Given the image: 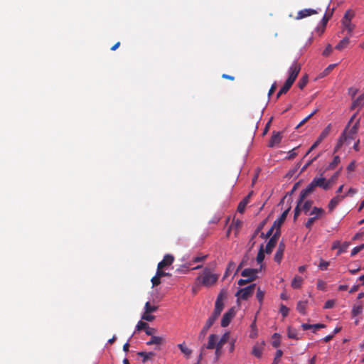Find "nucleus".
Segmentation results:
<instances>
[{"instance_id": "1", "label": "nucleus", "mask_w": 364, "mask_h": 364, "mask_svg": "<svg viewBox=\"0 0 364 364\" xmlns=\"http://www.w3.org/2000/svg\"><path fill=\"white\" fill-rule=\"evenodd\" d=\"M223 307L224 304L221 299V295L220 294L215 301L214 311L212 315L207 320L202 330L200 331L198 335V339L203 340L205 338L208 329L213 326L214 322L218 319V318L220 315L223 309Z\"/></svg>"}, {"instance_id": "2", "label": "nucleus", "mask_w": 364, "mask_h": 364, "mask_svg": "<svg viewBox=\"0 0 364 364\" xmlns=\"http://www.w3.org/2000/svg\"><path fill=\"white\" fill-rule=\"evenodd\" d=\"M300 70V64L298 62L294 61L289 69L288 78L286 80L284 85L281 87L277 94V99H278L282 95L286 94L289 90L295 80L296 79Z\"/></svg>"}, {"instance_id": "3", "label": "nucleus", "mask_w": 364, "mask_h": 364, "mask_svg": "<svg viewBox=\"0 0 364 364\" xmlns=\"http://www.w3.org/2000/svg\"><path fill=\"white\" fill-rule=\"evenodd\" d=\"M218 279V275L211 272L209 268L205 267L196 279V284L198 283L205 287L214 285Z\"/></svg>"}, {"instance_id": "4", "label": "nucleus", "mask_w": 364, "mask_h": 364, "mask_svg": "<svg viewBox=\"0 0 364 364\" xmlns=\"http://www.w3.org/2000/svg\"><path fill=\"white\" fill-rule=\"evenodd\" d=\"M217 340L218 336L216 334H210L209 336L208 343L202 346L200 348L199 359L202 358L205 349L212 350L215 349L217 347Z\"/></svg>"}, {"instance_id": "5", "label": "nucleus", "mask_w": 364, "mask_h": 364, "mask_svg": "<svg viewBox=\"0 0 364 364\" xmlns=\"http://www.w3.org/2000/svg\"><path fill=\"white\" fill-rule=\"evenodd\" d=\"M255 286L256 285L253 284L247 287L239 289L236 296L242 300H247L253 294Z\"/></svg>"}, {"instance_id": "6", "label": "nucleus", "mask_w": 364, "mask_h": 364, "mask_svg": "<svg viewBox=\"0 0 364 364\" xmlns=\"http://www.w3.org/2000/svg\"><path fill=\"white\" fill-rule=\"evenodd\" d=\"M280 236V230L275 231L273 235L270 237L265 247V253L270 254L273 248L275 247L277 240Z\"/></svg>"}, {"instance_id": "7", "label": "nucleus", "mask_w": 364, "mask_h": 364, "mask_svg": "<svg viewBox=\"0 0 364 364\" xmlns=\"http://www.w3.org/2000/svg\"><path fill=\"white\" fill-rule=\"evenodd\" d=\"M235 311L234 308L230 309L223 316V318H222V320H221V326L223 327L228 326L230 324V323L231 320L232 319V318L235 316Z\"/></svg>"}, {"instance_id": "8", "label": "nucleus", "mask_w": 364, "mask_h": 364, "mask_svg": "<svg viewBox=\"0 0 364 364\" xmlns=\"http://www.w3.org/2000/svg\"><path fill=\"white\" fill-rule=\"evenodd\" d=\"M264 346H265L264 341L256 342L255 344L252 347V354L255 357H256L257 358H260L262 357Z\"/></svg>"}, {"instance_id": "9", "label": "nucleus", "mask_w": 364, "mask_h": 364, "mask_svg": "<svg viewBox=\"0 0 364 364\" xmlns=\"http://www.w3.org/2000/svg\"><path fill=\"white\" fill-rule=\"evenodd\" d=\"M312 181L314 183L316 188L319 187L325 191L329 190L331 188L329 183H328L327 180L324 177H316L312 180Z\"/></svg>"}, {"instance_id": "10", "label": "nucleus", "mask_w": 364, "mask_h": 364, "mask_svg": "<svg viewBox=\"0 0 364 364\" xmlns=\"http://www.w3.org/2000/svg\"><path fill=\"white\" fill-rule=\"evenodd\" d=\"M258 272L259 269H257L247 268L242 271L241 275L252 282L257 279Z\"/></svg>"}, {"instance_id": "11", "label": "nucleus", "mask_w": 364, "mask_h": 364, "mask_svg": "<svg viewBox=\"0 0 364 364\" xmlns=\"http://www.w3.org/2000/svg\"><path fill=\"white\" fill-rule=\"evenodd\" d=\"M346 196L337 195L333 197L328 205V210L330 213L333 212L336 206L344 200Z\"/></svg>"}, {"instance_id": "12", "label": "nucleus", "mask_w": 364, "mask_h": 364, "mask_svg": "<svg viewBox=\"0 0 364 364\" xmlns=\"http://www.w3.org/2000/svg\"><path fill=\"white\" fill-rule=\"evenodd\" d=\"M290 210V207L288 208L286 210H284L282 214L280 215L279 218L276 220L273 223V228L276 229V231L280 230V227L282 225V223L285 221L287 216Z\"/></svg>"}, {"instance_id": "13", "label": "nucleus", "mask_w": 364, "mask_h": 364, "mask_svg": "<svg viewBox=\"0 0 364 364\" xmlns=\"http://www.w3.org/2000/svg\"><path fill=\"white\" fill-rule=\"evenodd\" d=\"M316 190V186L313 181H311L308 186L303 189L300 193V200H304V199L311 193H314Z\"/></svg>"}, {"instance_id": "14", "label": "nucleus", "mask_w": 364, "mask_h": 364, "mask_svg": "<svg viewBox=\"0 0 364 364\" xmlns=\"http://www.w3.org/2000/svg\"><path fill=\"white\" fill-rule=\"evenodd\" d=\"M174 261V257L173 255H169V254H167L164 257V259H162V261H161L160 262H159L158 265H157V267L159 269H164L167 266H169L171 264H172V263Z\"/></svg>"}, {"instance_id": "15", "label": "nucleus", "mask_w": 364, "mask_h": 364, "mask_svg": "<svg viewBox=\"0 0 364 364\" xmlns=\"http://www.w3.org/2000/svg\"><path fill=\"white\" fill-rule=\"evenodd\" d=\"M318 14V11L316 10L312 9H305L303 10H301L298 12L297 16L296 17V19L299 20L302 19L304 18H306L307 16L316 14Z\"/></svg>"}, {"instance_id": "16", "label": "nucleus", "mask_w": 364, "mask_h": 364, "mask_svg": "<svg viewBox=\"0 0 364 364\" xmlns=\"http://www.w3.org/2000/svg\"><path fill=\"white\" fill-rule=\"evenodd\" d=\"M252 194H253V191L250 192L249 194L247 196H245L240 202V203L238 204V206H237V211L239 213H244L245 208H246L247 205L249 203L250 199L251 196H252Z\"/></svg>"}, {"instance_id": "17", "label": "nucleus", "mask_w": 364, "mask_h": 364, "mask_svg": "<svg viewBox=\"0 0 364 364\" xmlns=\"http://www.w3.org/2000/svg\"><path fill=\"white\" fill-rule=\"evenodd\" d=\"M284 250H285L284 243L283 242H280L279 244L277 250L275 253L274 258V261L277 262V263L281 262L282 257H283Z\"/></svg>"}, {"instance_id": "18", "label": "nucleus", "mask_w": 364, "mask_h": 364, "mask_svg": "<svg viewBox=\"0 0 364 364\" xmlns=\"http://www.w3.org/2000/svg\"><path fill=\"white\" fill-rule=\"evenodd\" d=\"M166 342V339L164 337L161 336H151V339L146 342V345L151 346V345H157L161 346L164 344Z\"/></svg>"}, {"instance_id": "19", "label": "nucleus", "mask_w": 364, "mask_h": 364, "mask_svg": "<svg viewBox=\"0 0 364 364\" xmlns=\"http://www.w3.org/2000/svg\"><path fill=\"white\" fill-rule=\"evenodd\" d=\"M282 140V135L280 132L274 133L270 139L269 146L274 147L275 145L280 143Z\"/></svg>"}, {"instance_id": "20", "label": "nucleus", "mask_w": 364, "mask_h": 364, "mask_svg": "<svg viewBox=\"0 0 364 364\" xmlns=\"http://www.w3.org/2000/svg\"><path fill=\"white\" fill-rule=\"evenodd\" d=\"M347 141V136H346V130H344V132L341 134V135L340 136L338 141H337V144L334 148V151L333 152L336 153L337 152L340 148L343 146V144L345 143V141Z\"/></svg>"}, {"instance_id": "21", "label": "nucleus", "mask_w": 364, "mask_h": 364, "mask_svg": "<svg viewBox=\"0 0 364 364\" xmlns=\"http://www.w3.org/2000/svg\"><path fill=\"white\" fill-rule=\"evenodd\" d=\"M333 11H334V9H332L331 11L326 13L325 15L323 16V18L321 19L322 28L321 29V33H323L328 21L330 20V18H331V16L333 15Z\"/></svg>"}, {"instance_id": "22", "label": "nucleus", "mask_w": 364, "mask_h": 364, "mask_svg": "<svg viewBox=\"0 0 364 364\" xmlns=\"http://www.w3.org/2000/svg\"><path fill=\"white\" fill-rule=\"evenodd\" d=\"M178 348L180 349V350L181 351V353L184 355V356L186 358H189L190 356L192 354V350L188 348L186 345H185V343H180V344H178Z\"/></svg>"}, {"instance_id": "23", "label": "nucleus", "mask_w": 364, "mask_h": 364, "mask_svg": "<svg viewBox=\"0 0 364 364\" xmlns=\"http://www.w3.org/2000/svg\"><path fill=\"white\" fill-rule=\"evenodd\" d=\"M363 105H364V93L360 95V96H358L357 97V99H355L353 102V103L351 105V107H350V109H355L358 107H361L363 106Z\"/></svg>"}, {"instance_id": "24", "label": "nucleus", "mask_w": 364, "mask_h": 364, "mask_svg": "<svg viewBox=\"0 0 364 364\" xmlns=\"http://www.w3.org/2000/svg\"><path fill=\"white\" fill-rule=\"evenodd\" d=\"M351 36L347 35L336 46L335 48L338 50H341L343 48H346L349 43V38Z\"/></svg>"}, {"instance_id": "25", "label": "nucleus", "mask_w": 364, "mask_h": 364, "mask_svg": "<svg viewBox=\"0 0 364 364\" xmlns=\"http://www.w3.org/2000/svg\"><path fill=\"white\" fill-rule=\"evenodd\" d=\"M342 25L343 26V32L346 30L347 31V35L349 36H352L353 31L355 28V25L351 23V21L348 22H342Z\"/></svg>"}, {"instance_id": "26", "label": "nucleus", "mask_w": 364, "mask_h": 364, "mask_svg": "<svg viewBox=\"0 0 364 364\" xmlns=\"http://www.w3.org/2000/svg\"><path fill=\"white\" fill-rule=\"evenodd\" d=\"M358 124H359V120H358L355 124L350 129L348 134H346L347 139H354L355 135L356 134L358 130Z\"/></svg>"}, {"instance_id": "27", "label": "nucleus", "mask_w": 364, "mask_h": 364, "mask_svg": "<svg viewBox=\"0 0 364 364\" xmlns=\"http://www.w3.org/2000/svg\"><path fill=\"white\" fill-rule=\"evenodd\" d=\"M309 214L311 215H314L318 219L324 215L325 210L321 208L314 207L312 210Z\"/></svg>"}, {"instance_id": "28", "label": "nucleus", "mask_w": 364, "mask_h": 364, "mask_svg": "<svg viewBox=\"0 0 364 364\" xmlns=\"http://www.w3.org/2000/svg\"><path fill=\"white\" fill-rule=\"evenodd\" d=\"M137 355L143 358L142 363H145L148 360L151 359L155 355V353L154 352H148L147 353V352L141 351V352H139L137 353Z\"/></svg>"}, {"instance_id": "29", "label": "nucleus", "mask_w": 364, "mask_h": 364, "mask_svg": "<svg viewBox=\"0 0 364 364\" xmlns=\"http://www.w3.org/2000/svg\"><path fill=\"white\" fill-rule=\"evenodd\" d=\"M229 338H230V333L229 332L225 333L221 336L220 340H218V339L217 340V346H218L219 348H223L224 344L226 343L229 341Z\"/></svg>"}, {"instance_id": "30", "label": "nucleus", "mask_w": 364, "mask_h": 364, "mask_svg": "<svg viewBox=\"0 0 364 364\" xmlns=\"http://www.w3.org/2000/svg\"><path fill=\"white\" fill-rule=\"evenodd\" d=\"M302 283H303L302 277H301L299 276H295L291 282V287L294 289H299L301 287Z\"/></svg>"}, {"instance_id": "31", "label": "nucleus", "mask_w": 364, "mask_h": 364, "mask_svg": "<svg viewBox=\"0 0 364 364\" xmlns=\"http://www.w3.org/2000/svg\"><path fill=\"white\" fill-rule=\"evenodd\" d=\"M307 306L306 301H300L297 304L296 309L301 314H306V308Z\"/></svg>"}, {"instance_id": "32", "label": "nucleus", "mask_w": 364, "mask_h": 364, "mask_svg": "<svg viewBox=\"0 0 364 364\" xmlns=\"http://www.w3.org/2000/svg\"><path fill=\"white\" fill-rule=\"evenodd\" d=\"M341 159L338 156H335L333 157V161L328 164L326 169L328 170H333L336 168V166L340 163Z\"/></svg>"}, {"instance_id": "33", "label": "nucleus", "mask_w": 364, "mask_h": 364, "mask_svg": "<svg viewBox=\"0 0 364 364\" xmlns=\"http://www.w3.org/2000/svg\"><path fill=\"white\" fill-rule=\"evenodd\" d=\"M264 252H265V250H264V248H263V245H260V247H259V252L257 253V262L260 264L263 262L264 259Z\"/></svg>"}, {"instance_id": "34", "label": "nucleus", "mask_w": 364, "mask_h": 364, "mask_svg": "<svg viewBox=\"0 0 364 364\" xmlns=\"http://www.w3.org/2000/svg\"><path fill=\"white\" fill-rule=\"evenodd\" d=\"M312 204H313L312 200H306L302 205L301 209L306 215L309 214V212L310 209L311 208Z\"/></svg>"}, {"instance_id": "35", "label": "nucleus", "mask_w": 364, "mask_h": 364, "mask_svg": "<svg viewBox=\"0 0 364 364\" xmlns=\"http://www.w3.org/2000/svg\"><path fill=\"white\" fill-rule=\"evenodd\" d=\"M354 17V12L351 10H348L342 19V22H348L351 21L352 18Z\"/></svg>"}, {"instance_id": "36", "label": "nucleus", "mask_w": 364, "mask_h": 364, "mask_svg": "<svg viewBox=\"0 0 364 364\" xmlns=\"http://www.w3.org/2000/svg\"><path fill=\"white\" fill-rule=\"evenodd\" d=\"M144 309H145L146 313H150L151 314V313H153V312L156 311L158 309V306H151L150 302L147 301L145 304Z\"/></svg>"}, {"instance_id": "37", "label": "nucleus", "mask_w": 364, "mask_h": 364, "mask_svg": "<svg viewBox=\"0 0 364 364\" xmlns=\"http://www.w3.org/2000/svg\"><path fill=\"white\" fill-rule=\"evenodd\" d=\"M303 202H304V200H300V198H299L298 200V202H297V205L294 209V220H296L297 218V217L299 215L300 210H302L301 205H302Z\"/></svg>"}, {"instance_id": "38", "label": "nucleus", "mask_w": 364, "mask_h": 364, "mask_svg": "<svg viewBox=\"0 0 364 364\" xmlns=\"http://www.w3.org/2000/svg\"><path fill=\"white\" fill-rule=\"evenodd\" d=\"M266 220H263L262 223H259V225L257 226V229L255 230L250 241H252L255 237L257 236V235L263 229L264 226L265 225Z\"/></svg>"}, {"instance_id": "39", "label": "nucleus", "mask_w": 364, "mask_h": 364, "mask_svg": "<svg viewBox=\"0 0 364 364\" xmlns=\"http://www.w3.org/2000/svg\"><path fill=\"white\" fill-rule=\"evenodd\" d=\"M363 312V306L361 305L354 306L352 309L353 316H356Z\"/></svg>"}, {"instance_id": "40", "label": "nucleus", "mask_w": 364, "mask_h": 364, "mask_svg": "<svg viewBox=\"0 0 364 364\" xmlns=\"http://www.w3.org/2000/svg\"><path fill=\"white\" fill-rule=\"evenodd\" d=\"M341 173V169L337 171L336 173H334L331 177L327 180L328 183H329L330 187L331 188L333 183L337 180L338 177L339 176Z\"/></svg>"}, {"instance_id": "41", "label": "nucleus", "mask_w": 364, "mask_h": 364, "mask_svg": "<svg viewBox=\"0 0 364 364\" xmlns=\"http://www.w3.org/2000/svg\"><path fill=\"white\" fill-rule=\"evenodd\" d=\"M308 82V76L306 75H304L299 81L298 82V87L302 90L304 88V87L306 85Z\"/></svg>"}, {"instance_id": "42", "label": "nucleus", "mask_w": 364, "mask_h": 364, "mask_svg": "<svg viewBox=\"0 0 364 364\" xmlns=\"http://www.w3.org/2000/svg\"><path fill=\"white\" fill-rule=\"evenodd\" d=\"M272 338L274 339V341H272V346L274 348H277L280 345L279 335L275 333L272 336Z\"/></svg>"}, {"instance_id": "43", "label": "nucleus", "mask_w": 364, "mask_h": 364, "mask_svg": "<svg viewBox=\"0 0 364 364\" xmlns=\"http://www.w3.org/2000/svg\"><path fill=\"white\" fill-rule=\"evenodd\" d=\"M288 337L292 339H298L296 330L291 328L289 327L288 328Z\"/></svg>"}, {"instance_id": "44", "label": "nucleus", "mask_w": 364, "mask_h": 364, "mask_svg": "<svg viewBox=\"0 0 364 364\" xmlns=\"http://www.w3.org/2000/svg\"><path fill=\"white\" fill-rule=\"evenodd\" d=\"M317 219L318 218H316L315 216L309 218L308 220L306 221V223H305V227L306 228H308L309 230H311L313 224Z\"/></svg>"}, {"instance_id": "45", "label": "nucleus", "mask_w": 364, "mask_h": 364, "mask_svg": "<svg viewBox=\"0 0 364 364\" xmlns=\"http://www.w3.org/2000/svg\"><path fill=\"white\" fill-rule=\"evenodd\" d=\"M148 323L141 321H139L136 325V331L146 330L148 327Z\"/></svg>"}, {"instance_id": "46", "label": "nucleus", "mask_w": 364, "mask_h": 364, "mask_svg": "<svg viewBox=\"0 0 364 364\" xmlns=\"http://www.w3.org/2000/svg\"><path fill=\"white\" fill-rule=\"evenodd\" d=\"M331 124H328L323 131L320 134V136H321V138H323L325 139L326 137H327L331 132Z\"/></svg>"}, {"instance_id": "47", "label": "nucleus", "mask_w": 364, "mask_h": 364, "mask_svg": "<svg viewBox=\"0 0 364 364\" xmlns=\"http://www.w3.org/2000/svg\"><path fill=\"white\" fill-rule=\"evenodd\" d=\"M151 281L153 287L158 286L161 284V277L156 273V275L151 278Z\"/></svg>"}, {"instance_id": "48", "label": "nucleus", "mask_w": 364, "mask_h": 364, "mask_svg": "<svg viewBox=\"0 0 364 364\" xmlns=\"http://www.w3.org/2000/svg\"><path fill=\"white\" fill-rule=\"evenodd\" d=\"M141 318L146 321H152L154 320L155 316L151 315L150 313H146V311H144V314L141 316Z\"/></svg>"}, {"instance_id": "49", "label": "nucleus", "mask_w": 364, "mask_h": 364, "mask_svg": "<svg viewBox=\"0 0 364 364\" xmlns=\"http://www.w3.org/2000/svg\"><path fill=\"white\" fill-rule=\"evenodd\" d=\"M274 229L275 228H273V226H272L271 228L267 231V232H265V234L262 232L260 237L264 239L272 237Z\"/></svg>"}, {"instance_id": "50", "label": "nucleus", "mask_w": 364, "mask_h": 364, "mask_svg": "<svg viewBox=\"0 0 364 364\" xmlns=\"http://www.w3.org/2000/svg\"><path fill=\"white\" fill-rule=\"evenodd\" d=\"M241 226L242 221H240V220H234L230 226V229H231L232 228H235V229L239 230L241 228Z\"/></svg>"}, {"instance_id": "51", "label": "nucleus", "mask_w": 364, "mask_h": 364, "mask_svg": "<svg viewBox=\"0 0 364 364\" xmlns=\"http://www.w3.org/2000/svg\"><path fill=\"white\" fill-rule=\"evenodd\" d=\"M336 66V64H331L329 65L323 72L322 73V76H326L327 75H328L332 70L333 69L335 68Z\"/></svg>"}, {"instance_id": "52", "label": "nucleus", "mask_w": 364, "mask_h": 364, "mask_svg": "<svg viewBox=\"0 0 364 364\" xmlns=\"http://www.w3.org/2000/svg\"><path fill=\"white\" fill-rule=\"evenodd\" d=\"M156 273H157L158 276H159L161 278L163 277H171V274L170 273L166 272L165 271L163 270V269H159L158 267H157Z\"/></svg>"}, {"instance_id": "53", "label": "nucleus", "mask_w": 364, "mask_h": 364, "mask_svg": "<svg viewBox=\"0 0 364 364\" xmlns=\"http://www.w3.org/2000/svg\"><path fill=\"white\" fill-rule=\"evenodd\" d=\"M279 311L282 314L283 317H286L288 315L289 309L284 304H281Z\"/></svg>"}, {"instance_id": "54", "label": "nucleus", "mask_w": 364, "mask_h": 364, "mask_svg": "<svg viewBox=\"0 0 364 364\" xmlns=\"http://www.w3.org/2000/svg\"><path fill=\"white\" fill-rule=\"evenodd\" d=\"M282 355H283L282 350H277V352H276L275 358L274 359V361H273L272 364H277L278 363V360L282 356Z\"/></svg>"}, {"instance_id": "55", "label": "nucleus", "mask_w": 364, "mask_h": 364, "mask_svg": "<svg viewBox=\"0 0 364 364\" xmlns=\"http://www.w3.org/2000/svg\"><path fill=\"white\" fill-rule=\"evenodd\" d=\"M350 245V243L348 242H343L341 245L339 247V251L338 254H341V252H346V250L348 248Z\"/></svg>"}, {"instance_id": "56", "label": "nucleus", "mask_w": 364, "mask_h": 364, "mask_svg": "<svg viewBox=\"0 0 364 364\" xmlns=\"http://www.w3.org/2000/svg\"><path fill=\"white\" fill-rule=\"evenodd\" d=\"M156 332V329L154 328H151L148 326L147 328L145 330L146 334L148 336H154Z\"/></svg>"}, {"instance_id": "57", "label": "nucleus", "mask_w": 364, "mask_h": 364, "mask_svg": "<svg viewBox=\"0 0 364 364\" xmlns=\"http://www.w3.org/2000/svg\"><path fill=\"white\" fill-rule=\"evenodd\" d=\"M317 112V109H315L310 114H309L306 117H305L302 121L300 122L301 124H304L307 121H309Z\"/></svg>"}, {"instance_id": "58", "label": "nucleus", "mask_w": 364, "mask_h": 364, "mask_svg": "<svg viewBox=\"0 0 364 364\" xmlns=\"http://www.w3.org/2000/svg\"><path fill=\"white\" fill-rule=\"evenodd\" d=\"M332 52V47L330 44H328L324 50L323 51V55L328 56L330 55V53Z\"/></svg>"}, {"instance_id": "59", "label": "nucleus", "mask_w": 364, "mask_h": 364, "mask_svg": "<svg viewBox=\"0 0 364 364\" xmlns=\"http://www.w3.org/2000/svg\"><path fill=\"white\" fill-rule=\"evenodd\" d=\"M263 298H264V292L259 288H258L257 291V299H258V301L259 302H262L263 300Z\"/></svg>"}, {"instance_id": "60", "label": "nucleus", "mask_w": 364, "mask_h": 364, "mask_svg": "<svg viewBox=\"0 0 364 364\" xmlns=\"http://www.w3.org/2000/svg\"><path fill=\"white\" fill-rule=\"evenodd\" d=\"M326 284L325 282L322 280H318L317 282V289L320 290H324L326 288Z\"/></svg>"}, {"instance_id": "61", "label": "nucleus", "mask_w": 364, "mask_h": 364, "mask_svg": "<svg viewBox=\"0 0 364 364\" xmlns=\"http://www.w3.org/2000/svg\"><path fill=\"white\" fill-rule=\"evenodd\" d=\"M329 265V263L328 262H326V261H323V260H321L319 265H318V267L321 269V270H325L327 269V267H328Z\"/></svg>"}, {"instance_id": "62", "label": "nucleus", "mask_w": 364, "mask_h": 364, "mask_svg": "<svg viewBox=\"0 0 364 364\" xmlns=\"http://www.w3.org/2000/svg\"><path fill=\"white\" fill-rule=\"evenodd\" d=\"M206 255L195 257L193 258L192 262L194 263L202 262L206 258Z\"/></svg>"}, {"instance_id": "63", "label": "nucleus", "mask_w": 364, "mask_h": 364, "mask_svg": "<svg viewBox=\"0 0 364 364\" xmlns=\"http://www.w3.org/2000/svg\"><path fill=\"white\" fill-rule=\"evenodd\" d=\"M335 301L333 300H328L324 305V309H331L333 307Z\"/></svg>"}, {"instance_id": "64", "label": "nucleus", "mask_w": 364, "mask_h": 364, "mask_svg": "<svg viewBox=\"0 0 364 364\" xmlns=\"http://www.w3.org/2000/svg\"><path fill=\"white\" fill-rule=\"evenodd\" d=\"M357 193V190L355 189V188H349V190L347 191V193L346 194H344L343 196H346V197H348V196H353V195H355V193Z\"/></svg>"}]
</instances>
